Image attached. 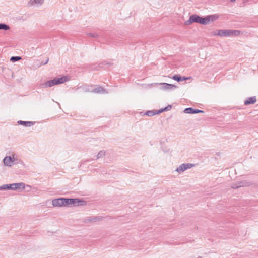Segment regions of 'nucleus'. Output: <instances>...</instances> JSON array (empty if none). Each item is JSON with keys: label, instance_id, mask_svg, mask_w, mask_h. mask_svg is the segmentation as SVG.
Wrapping results in <instances>:
<instances>
[{"label": "nucleus", "instance_id": "f3484780", "mask_svg": "<svg viewBox=\"0 0 258 258\" xmlns=\"http://www.w3.org/2000/svg\"><path fill=\"white\" fill-rule=\"evenodd\" d=\"M162 85H164V88L166 89H172V88H176L177 87V86L174 85L165 83H163Z\"/></svg>", "mask_w": 258, "mask_h": 258}, {"label": "nucleus", "instance_id": "5701e85b", "mask_svg": "<svg viewBox=\"0 0 258 258\" xmlns=\"http://www.w3.org/2000/svg\"><path fill=\"white\" fill-rule=\"evenodd\" d=\"M21 59V57L20 56H12L10 58V60L13 62H15L20 60Z\"/></svg>", "mask_w": 258, "mask_h": 258}, {"label": "nucleus", "instance_id": "f8f14e48", "mask_svg": "<svg viewBox=\"0 0 258 258\" xmlns=\"http://www.w3.org/2000/svg\"><path fill=\"white\" fill-rule=\"evenodd\" d=\"M256 101V98L255 96H253L251 97H249L247 98L246 100L244 101V104L245 105H248L249 104H253L255 103Z\"/></svg>", "mask_w": 258, "mask_h": 258}, {"label": "nucleus", "instance_id": "4468645a", "mask_svg": "<svg viewBox=\"0 0 258 258\" xmlns=\"http://www.w3.org/2000/svg\"><path fill=\"white\" fill-rule=\"evenodd\" d=\"M18 123L20 125L27 127V126H30L32 125H33L34 122H32V121H25L19 120L18 121Z\"/></svg>", "mask_w": 258, "mask_h": 258}, {"label": "nucleus", "instance_id": "ddd939ff", "mask_svg": "<svg viewBox=\"0 0 258 258\" xmlns=\"http://www.w3.org/2000/svg\"><path fill=\"white\" fill-rule=\"evenodd\" d=\"M44 2V0H30L28 5L32 6L35 5H42Z\"/></svg>", "mask_w": 258, "mask_h": 258}, {"label": "nucleus", "instance_id": "20e7f679", "mask_svg": "<svg viewBox=\"0 0 258 258\" xmlns=\"http://www.w3.org/2000/svg\"><path fill=\"white\" fill-rule=\"evenodd\" d=\"M84 201L79 200L78 199L63 198V203L64 204L63 206H69L71 205H82V203Z\"/></svg>", "mask_w": 258, "mask_h": 258}, {"label": "nucleus", "instance_id": "2eb2a0df", "mask_svg": "<svg viewBox=\"0 0 258 258\" xmlns=\"http://www.w3.org/2000/svg\"><path fill=\"white\" fill-rule=\"evenodd\" d=\"M92 92L95 93H103L105 92V90L103 87L99 86L92 90Z\"/></svg>", "mask_w": 258, "mask_h": 258}, {"label": "nucleus", "instance_id": "0eeeda50", "mask_svg": "<svg viewBox=\"0 0 258 258\" xmlns=\"http://www.w3.org/2000/svg\"><path fill=\"white\" fill-rule=\"evenodd\" d=\"M52 204L54 207H63L64 206L63 198L55 199L52 200Z\"/></svg>", "mask_w": 258, "mask_h": 258}, {"label": "nucleus", "instance_id": "a878e982", "mask_svg": "<svg viewBox=\"0 0 258 258\" xmlns=\"http://www.w3.org/2000/svg\"><path fill=\"white\" fill-rule=\"evenodd\" d=\"M49 59H47L46 62L44 63L45 64H46L48 62Z\"/></svg>", "mask_w": 258, "mask_h": 258}, {"label": "nucleus", "instance_id": "bb28decb", "mask_svg": "<svg viewBox=\"0 0 258 258\" xmlns=\"http://www.w3.org/2000/svg\"><path fill=\"white\" fill-rule=\"evenodd\" d=\"M235 1H236V0H230V1H231V2H235Z\"/></svg>", "mask_w": 258, "mask_h": 258}, {"label": "nucleus", "instance_id": "39448f33", "mask_svg": "<svg viewBox=\"0 0 258 258\" xmlns=\"http://www.w3.org/2000/svg\"><path fill=\"white\" fill-rule=\"evenodd\" d=\"M194 166V164L191 163H187V164H182L180 165L176 169V171L179 173H181L183 171H185L188 169H190Z\"/></svg>", "mask_w": 258, "mask_h": 258}, {"label": "nucleus", "instance_id": "a211bd4d", "mask_svg": "<svg viewBox=\"0 0 258 258\" xmlns=\"http://www.w3.org/2000/svg\"><path fill=\"white\" fill-rule=\"evenodd\" d=\"M195 23L193 15L190 16L189 19L184 22L185 25H189L192 23Z\"/></svg>", "mask_w": 258, "mask_h": 258}, {"label": "nucleus", "instance_id": "7ed1b4c3", "mask_svg": "<svg viewBox=\"0 0 258 258\" xmlns=\"http://www.w3.org/2000/svg\"><path fill=\"white\" fill-rule=\"evenodd\" d=\"M68 81L67 76H63L61 78H55L53 80L47 81L42 84L43 87H51L55 85L60 84L66 82Z\"/></svg>", "mask_w": 258, "mask_h": 258}, {"label": "nucleus", "instance_id": "9d476101", "mask_svg": "<svg viewBox=\"0 0 258 258\" xmlns=\"http://www.w3.org/2000/svg\"><path fill=\"white\" fill-rule=\"evenodd\" d=\"M102 220V217L101 216H96V217H88L85 220V222H91V223H95L97 221H100Z\"/></svg>", "mask_w": 258, "mask_h": 258}, {"label": "nucleus", "instance_id": "b1692460", "mask_svg": "<svg viewBox=\"0 0 258 258\" xmlns=\"http://www.w3.org/2000/svg\"><path fill=\"white\" fill-rule=\"evenodd\" d=\"M105 156V151H100L97 155V159H99Z\"/></svg>", "mask_w": 258, "mask_h": 258}, {"label": "nucleus", "instance_id": "dca6fc26", "mask_svg": "<svg viewBox=\"0 0 258 258\" xmlns=\"http://www.w3.org/2000/svg\"><path fill=\"white\" fill-rule=\"evenodd\" d=\"M172 79L177 81H181L186 80L187 78L185 77H182L179 75H175L172 77Z\"/></svg>", "mask_w": 258, "mask_h": 258}, {"label": "nucleus", "instance_id": "4be33fe9", "mask_svg": "<svg viewBox=\"0 0 258 258\" xmlns=\"http://www.w3.org/2000/svg\"><path fill=\"white\" fill-rule=\"evenodd\" d=\"M171 107H172V106L169 105L167 107H165L164 108H163L161 110H158V113H160L163 111H168V110H170Z\"/></svg>", "mask_w": 258, "mask_h": 258}, {"label": "nucleus", "instance_id": "412c9836", "mask_svg": "<svg viewBox=\"0 0 258 258\" xmlns=\"http://www.w3.org/2000/svg\"><path fill=\"white\" fill-rule=\"evenodd\" d=\"M159 113H158V111L157 112H155L153 111H148L146 112V115H147L149 116H154V115L158 114Z\"/></svg>", "mask_w": 258, "mask_h": 258}, {"label": "nucleus", "instance_id": "9b49d317", "mask_svg": "<svg viewBox=\"0 0 258 258\" xmlns=\"http://www.w3.org/2000/svg\"><path fill=\"white\" fill-rule=\"evenodd\" d=\"M4 164L6 166H11L14 162L11 157H6L3 160Z\"/></svg>", "mask_w": 258, "mask_h": 258}, {"label": "nucleus", "instance_id": "6ab92c4d", "mask_svg": "<svg viewBox=\"0 0 258 258\" xmlns=\"http://www.w3.org/2000/svg\"><path fill=\"white\" fill-rule=\"evenodd\" d=\"M10 29V27L5 24L0 23V30H8Z\"/></svg>", "mask_w": 258, "mask_h": 258}, {"label": "nucleus", "instance_id": "6e6552de", "mask_svg": "<svg viewBox=\"0 0 258 258\" xmlns=\"http://www.w3.org/2000/svg\"><path fill=\"white\" fill-rule=\"evenodd\" d=\"M249 185V183L246 181H242L238 182L234 184L232 187L234 189H236L241 187H246Z\"/></svg>", "mask_w": 258, "mask_h": 258}, {"label": "nucleus", "instance_id": "f257e3e1", "mask_svg": "<svg viewBox=\"0 0 258 258\" xmlns=\"http://www.w3.org/2000/svg\"><path fill=\"white\" fill-rule=\"evenodd\" d=\"M195 23H198L203 25L208 24L210 22H213L218 19L216 15H209L204 18L197 15H193Z\"/></svg>", "mask_w": 258, "mask_h": 258}, {"label": "nucleus", "instance_id": "423d86ee", "mask_svg": "<svg viewBox=\"0 0 258 258\" xmlns=\"http://www.w3.org/2000/svg\"><path fill=\"white\" fill-rule=\"evenodd\" d=\"M25 183L23 182L11 184V189L17 190L20 188L25 189Z\"/></svg>", "mask_w": 258, "mask_h": 258}, {"label": "nucleus", "instance_id": "1a4fd4ad", "mask_svg": "<svg viewBox=\"0 0 258 258\" xmlns=\"http://www.w3.org/2000/svg\"><path fill=\"white\" fill-rule=\"evenodd\" d=\"M184 112L188 114H196V113H204V111L199 110V109H194L192 108L189 107L186 108Z\"/></svg>", "mask_w": 258, "mask_h": 258}, {"label": "nucleus", "instance_id": "f03ea898", "mask_svg": "<svg viewBox=\"0 0 258 258\" xmlns=\"http://www.w3.org/2000/svg\"><path fill=\"white\" fill-rule=\"evenodd\" d=\"M240 31L235 30H218L217 33L215 32L213 35L215 36H219L220 37H233L239 35Z\"/></svg>", "mask_w": 258, "mask_h": 258}, {"label": "nucleus", "instance_id": "aec40b11", "mask_svg": "<svg viewBox=\"0 0 258 258\" xmlns=\"http://www.w3.org/2000/svg\"><path fill=\"white\" fill-rule=\"evenodd\" d=\"M11 189V184H5L0 186V190Z\"/></svg>", "mask_w": 258, "mask_h": 258}, {"label": "nucleus", "instance_id": "393cba45", "mask_svg": "<svg viewBox=\"0 0 258 258\" xmlns=\"http://www.w3.org/2000/svg\"><path fill=\"white\" fill-rule=\"evenodd\" d=\"M87 35L91 37H97L98 36L96 34L93 33H88L87 34Z\"/></svg>", "mask_w": 258, "mask_h": 258}]
</instances>
